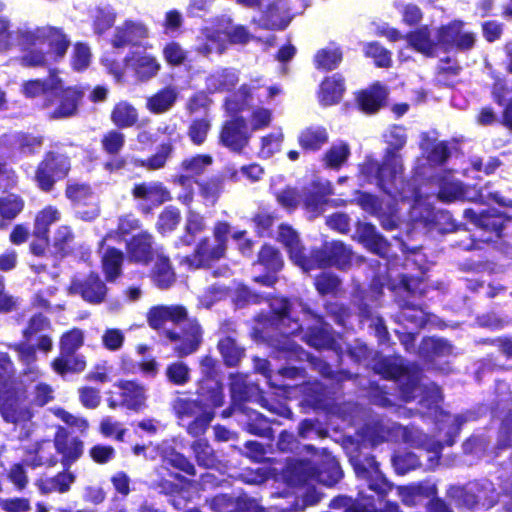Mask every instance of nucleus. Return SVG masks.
I'll return each instance as SVG.
<instances>
[{
	"label": "nucleus",
	"instance_id": "nucleus-41",
	"mask_svg": "<svg viewBox=\"0 0 512 512\" xmlns=\"http://www.w3.org/2000/svg\"><path fill=\"white\" fill-rule=\"evenodd\" d=\"M354 469L359 478L366 479L369 482L370 489L383 492V489L373 483L374 480L377 481L381 478L378 464L373 457H366L363 461L356 460L354 462Z\"/></svg>",
	"mask_w": 512,
	"mask_h": 512
},
{
	"label": "nucleus",
	"instance_id": "nucleus-13",
	"mask_svg": "<svg viewBox=\"0 0 512 512\" xmlns=\"http://www.w3.org/2000/svg\"><path fill=\"white\" fill-rule=\"evenodd\" d=\"M158 131L168 137L167 142H163L158 151L147 160L138 161L137 165L148 170H157L164 167L167 159L173 151V144L181 138L175 124H168L159 127Z\"/></svg>",
	"mask_w": 512,
	"mask_h": 512
},
{
	"label": "nucleus",
	"instance_id": "nucleus-54",
	"mask_svg": "<svg viewBox=\"0 0 512 512\" xmlns=\"http://www.w3.org/2000/svg\"><path fill=\"white\" fill-rule=\"evenodd\" d=\"M43 160H49V169L56 181L67 176L70 170V162L66 156L50 152Z\"/></svg>",
	"mask_w": 512,
	"mask_h": 512
},
{
	"label": "nucleus",
	"instance_id": "nucleus-23",
	"mask_svg": "<svg viewBox=\"0 0 512 512\" xmlns=\"http://www.w3.org/2000/svg\"><path fill=\"white\" fill-rule=\"evenodd\" d=\"M353 238L362 243L368 250L384 256L388 251L386 240L377 233L375 227L368 223L358 222Z\"/></svg>",
	"mask_w": 512,
	"mask_h": 512
},
{
	"label": "nucleus",
	"instance_id": "nucleus-20",
	"mask_svg": "<svg viewBox=\"0 0 512 512\" xmlns=\"http://www.w3.org/2000/svg\"><path fill=\"white\" fill-rule=\"evenodd\" d=\"M222 405V395L219 389L213 392L208 403L201 404L196 400L177 399L174 403V409L181 424L185 426V421L198 416L202 411L209 407H218Z\"/></svg>",
	"mask_w": 512,
	"mask_h": 512
},
{
	"label": "nucleus",
	"instance_id": "nucleus-27",
	"mask_svg": "<svg viewBox=\"0 0 512 512\" xmlns=\"http://www.w3.org/2000/svg\"><path fill=\"white\" fill-rule=\"evenodd\" d=\"M387 95V87L376 82L358 94L357 102L365 113H374L383 105Z\"/></svg>",
	"mask_w": 512,
	"mask_h": 512
},
{
	"label": "nucleus",
	"instance_id": "nucleus-25",
	"mask_svg": "<svg viewBox=\"0 0 512 512\" xmlns=\"http://www.w3.org/2000/svg\"><path fill=\"white\" fill-rule=\"evenodd\" d=\"M290 9L286 0H277L267 8L260 20V25L271 29H284L291 20Z\"/></svg>",
	"mask_w": 512,
	"mask_h": 512
},
{
	"label": "nucleus",
	"instance_id": "nucleus-35",
	"mask_svg": "<svg viewBox=\"0 0 512 512\" xmlns=\"http://www.w3.org/2000/svg\"><path fill=\"white\" fill-rule=\"evenodd\" d=\"M344 93L343 79L339 75L326 78L320 87L319 100L325 106L338 103Z\"/></svg>",
	"mask_w": 512,
	"mask_h": 512
},
{
	"label": "nucleus",
	"instance_id": "nucleus-45",
	"mask_svg": "<svg viewBox=\"0 0 512 512\" xmlns=\"http://www.w3.org/2000/svg\"><path fill=\"white\" fill-rule=\"evenodd\" d=\"M123 254L114 248L107 249L102 256V267L108 281L115 280L121 271Z\"/></svg>",
	"mask_w": 512,
	"mask_h": 512
},
{
	"label": "nucleus",
	"instance_id": "nucleus-62",
	"mask_svg": "<svg viewBox=\"0 0 512 512\" xmlns=\"http://www.w3.org/2000/svg\"><path fill=\"white\" fill-rule=\"evenodd\" d=\"M91 62V51L88 45L76 43L73 49L71 64L73 69L82 71L86 69Z\"/></svg>",
	"mask_w": 512,
	"mask_h": 512
},
{
	"label": "nucleus",
	"instance_id": "nucleus-2",
	"mask_svg": "<svg viewBox=\"0 0 512 512\" xmlns=\"http://www.w3.org/2000/svg\"><path fill=\"white\" fill-rule=\"evenodd\" d=\"M3 4L0 2V13ZM16 39L22 55L19 62L24 67H46L62 60L70 46V39L61 28L41 26L9 31L8 20L0 14V51H6Z\"/></svg>",
	"mask_w": 512,
	"mask_h": 512
},
{
	"label": "nucleus",
	"instance_id": "nucleus-51",
	"mask_svg": "<svg viewBox=\"0 0 512 512\" xmlns=\"http://www.w3.org/2000/svg\"><path fill=\"white\" fill-rule=\"evenodd\" d=\"M218 347L227 365L235 366L238 364L243 351L236 345L233 339L227 337L220 340Z\"/></svg>",
	"mask_w": 512,
	"mask_h": 512
},
{
	"label": "nucleus",
	"instance_id": "nucleus-63",
	"mask_svg": "<svg viewBox=\"0 0 512 512\" xmlns=\"http://www.w3.org/2000/svg\"><path fill=\"white\" fill-rule=\"evenodd\" d=\"M259 263L268 270L278 271L282 267V259L279 252L271 246H264L259 253Z\"/></svg>",
	"mask_w": 512,
	"mask_h": 512
},
{
	"label": "nucleus",
	"instance_id": "nucleus-52",
	"mask_svg": "<svg viewBox=\"0 0 512 512\" xmlns=\"http://www.w3.org/2000/svg\"><path fill=\"white\" fill-rule=\"evenodd\" d=\"M227 293L228 291L224 286L212 285L199 296L198 307L209 309L217 302L223 300Z\"/></svg>",
	"mask_w": 512,
	"mask_h": 512
},
{
	"label": "nucleus",
	"instance_id": "nucleus-14",
	"mask_svg": "<svg viewBox=\"0 0 512 512\" xmlns=\"http://www.w3.org/2000/svg\"><path fill=\"white\" fill-rule=\"evenodd\" d=\"M54 448L61 455V463L66 468H69L83 454V442L70 437L62 427H59L55 434Z\"/></svg>",
	"mask_w": 512,
	"mask_h": 512
},
{
	"label": "nucleus",
	"instance_id": "nucleus-37",
	"mask_svg": "<svg viewBox=\"0 0 512 512\" xmlns=\"http://www.w3.org/2000/svg\"><path fill=\"white\" fill-rule=\"evenodd\" d=\"M119 388L122 390L124 404L133 410H140L145 406L146 389L135 382H121Z\"/></svg>",
	"mask_w": 512,
	"mask_h": 512
},
{
	"label": "nucleus",
	"instance_id": "nucleus-11",
	"mask_svg": "<svg viewBox=\"0 0 512 512\" xmlns=\"http://www.w3.org/2000/svg\"><path fill=\"white\" fill-rule=\"evenodd\" d=\"M326 466L327 471H317L309 462H300L295 467L294 473L299 482H307L310 479H316L326 486H332L341 479L342 473L335 460H329Z\"/></svg>",
	"mask_w": 512,
	"mask_h": 512
},
{
	"label": "nucleus",
	"instance_id": "nucleus-31",
	"mask_svg": "<svg viewBox=\"0 0 512 512\" xmlns=\"http://www.w3.org/2000/svg\"><path fill=\"white\" fill-rule=\"evenodd\" d=\"M305 316H310L314 321V325L306 327L303 340L317 349L331 346L333 339L327 325L323 323L322 319L306 312Z\"/></svg>",
	"mask_w": 512,
	"mask_h": 512
},
{
	"label": "nucleus",
	"instance_id": "nucleus-57",
	"mask_svg": "<svg viewBox=\"0 0 512 512\" xmlns=\"http://www.w3.org/2000/svg\"><path fill=\"white\" fill-rule=\"evenodd\" d=\"M23 209V201L14 194L0 198V215L6 219H13Z\"/></svg>",
	"mask_w": 512,
	"mask_h": 512
},
{
	"label": "nucleus",
	"instance_id": "nucleus-1",
	"mask_svg": "<svg viewBox=\"0 0 512 512\" xmlns=\"http://www.w3.org/2000/svg\"><path fill=\"white\" fill-rule=\"evenodd\" d=\"M388 145L383 162L379 164L372 158H367L360 166L361 176L370 183H376L383 191L394 199H400L401 207L409 210L413 221H429L431 219L430 204L423 199L422 190L416 191L408 183H404L401 175L403 165L401 156L396 152L406 144L405 129L392 126L384 134Z\"/></svg>",
	"mask_w": 512,
	"mask_h": 512
},
{
	"label": "nucleus",
	"instance_id": "nucleus-40",
	"mask_svg": "<svg viewBox=\"0 0 512 512\" xmlns=\"http://www.w3.org/2000/svg\"><path fill=\"white\" fill-rule=\"evenodd\" d=\"M128 253L135 262L146 263L152 253L151 235L141 233L134 236L128 244Z\"/></svg>",
	"mask_w": 512,
	"mask_h": 512
},
{
	"label": "nucleus",
	"instance_id": "nucleus-61",
	"mask_svg": "<svg viewBox=\"0 0 512 512\" xmlns=\"http://www.w3.org/2000/svg\"><path fill=\"white\" fill-rule=\"evenodd\" d=\"M275 197L279 205L287 210H294L302 201L301 194L293 187H286L275 192Z\"/></svg>",
	"mask_w": 512,
	"mask_h": 512
},
{
	"label": "nucleus",
	"instance_id": "nucleus-17",
	"mask_svg": "<svg viewBox=\"0 0 512 512\" xmlns=\"http://www.w3.org/2000/svg\"><path fill=\"white\" fill-rule=\"evenodd\" d=\"M147 37L148 29L143 23L127 20L116 27L112 38V45L116 48H122L128 45H138Z\"/></svg>",
	"mask_w": 512,
	"mask_h": 512
},
{
	"label": "nucleus",
	"instance_id": "nucleus-36",
	"mask_svg": "<svg viewBox=\"0 0 512 512\" xmlns=\"http://www.w3.org/2000/svg\"><path fill=\"white\" fill-rule=\"evenodd\" d=\"M328 141V133L322 126L312 125L304 128L298 136L299 145L309 151L319 150Z\"/></svg>",
	"mask_w": 512,
	"mask_h": 512
},
{
	"label": "nucleus",
	"instance_id": "nucleus-8",
	"mask_svg": "<svg viewBox=\"0 0 512 512\" xmlns=\"http://www.w3.org/2000/svg\"><path fill=\"white\" fill-rule=\"evenodd\" d=\"M212 162V157L209 155H197L182 162L181 167L187 174L180 175L175 179V183L185 190L184 193H180L178 196L181 202L185 204L191 202L193 195L191 177L202 174Z\"/></svg>",
	"mask_w": 512,
	"mask_h": 512
},
{
	"label": "nucleus",
	"instance_id": "nucleus-42",
	"mask_svg": "<svg viewBox=\"0 0 512 512\" xmlns=\"http://www.w3.org/2000/svg\"><path fill=\"white\" fill-rule=\"evenodd\" d=\"M111 120L119 128H128L138 121V112L130 103L121 101L113 108Z\"/></svg>",
	"mask_w": 512,
	"mask_h": 512
},
{
	"label": "nucleus",
	"instance_id": "nucleus-4",
	"mask_svg": "<svg viewBox=\"0 0 512 512\" xmlns=\"http://www.w3.org/2000/svg\"><path fill=\"white\" fill-rule=\"evenodd\" d=\"M438 193L437 198L443 202H453L457 200H467L474 202L488 203L495 201L503 206H509L511 202L504 203L497 193H493L488 187L481 189L467 187L454 178L451 173H445L437 178Z\"/></svg>",
	"mask_w": 512,
	"mask_h": 512
},
{
	"label": "nucleus",
	"instance_id": "nucleus-12",
	"mask_svg": "<svg viewBox=\"0 0 512 512\" xmlns=\"http://www.w3.org/2000/svg\"><path fill=\"white\" fill-rule=\"evenodd\" d=\"M438 41L443 46H452L461 50L470 49L475 43V34L464 30V23L453 21L438 29Z\"/></svg>",
	"mask_w": 512,
	"mask_h": 512
},
{
	"label": "nucleus",
	"instance_id": "nucleus-48",
	"mask_svg": "<svg viewBox=\"0 0 512 512\" xmlns=\"http://www.w3.org/2000/svg\"><path fill=\"white\" fill-rule=\"evenodd\" d=\"M53 448L54 444L52 445L50 441H42L37 444L33 459H27L26 461L34 467L41 465L53 466L57 463V458L52 452Z\"/></svg>",
	"mask_w": 512,
	"mask_h": 512
},
{
	"label": "nucleus",
	"instance_id": "nucleus-34",
	"mask_svg": "<svg viewBox=\"0 0 512 512\" xmlns=\"http://www.w3.org/2000/svg\"><path fill=\"white\" fill-rule=\"evenodd\" d=\"M87 366L86 359L80 354H67L60 353L52 363L51 367L54 372L60 376H65L68 373H81Z\"/></svg>",
	"mask_w": 512,
	"mask_h": 512
},
{
	"label": "nucleus",
	"instance_id": "nucleus-28",
	"mask_svg": "<svg viewBox=\"0 0 512 512\" xmlns=\"http://www.w3.org/2000/svg\"><path fill=\"white\" fill-rule=\"evenodd\" d=\"M132 194L136 199L151 203L153 206L161 205L171 199L169 191L159 182L137 184Z\"/></svg>",
	"mask_w": 512,
	"mask_h": 512
},
{
	"label": "nucleus",
	"instance_id": "nucleus-19",
	"mask_svg": "<svg viewBox=\"0 0 512 512\" xmlns=\"http://www.w3.org/2000/svg\"><path fill=\"white\" fill-rule=\"evenodd\" d=\"M69 292L80 294L85 301L91 304H99L104 301L107 288L97 275L92 274L83 282L73 280Z\"/></svg>",
	"mask_w": 512,
	"mask_h": 512
},
{
	"label": "nucleus",
	"instance_id": "nucleus-64",
	"mask_svg": "<svg viewBox=\"0 0 512 512\" xmlns=\"http://www.w3.org/2000/svg\"><path fill=\"white\" fill-rule=\"evenodd\" d=\"M210 130V121L207 119L195 120L188 129V136L195 145H201Z\"/></svg>",
	"mask_w": 512,
	"mask_h": 512
},
{
	"label": "nucleus",
	"instance_id": "nucleus-32",
	"mask_svg": "<svg viewBox=\"0 0 512 512\" xmlns=\"http://www.w3.org/2000/svg\"><path fill=\"white\" fill-rule=\"evenodd\" d=\"M271 309L279 316V326L285 334H295L297 331H303L302 325L298 324V320L291 317V305L284 298H276L271 302Z\"/></svg>",
	"mask_w": 512,
	"mask_h": 512
},
{
	"label": "nucleus",
	"instance_id": "nucleus-44",
	"mask_svg": "<svg viewBox=\"0 0 512 512\" xmlns=\"http://www.w3.org/2000/svg\"><path fill=\"white\" fill-rule=\"evenodd\" d=\"M152 277L156 285L162 289L172 285L175 275L166 257L161 255L157 257Z\"/></svg>",
	"mask_w": 512,
	"mask_h": 512
},
{
	"label": "nucleus",
	"instance_id": "nucleus-9",
	"mask_svg": "<svg viewBox=\"0 0 512 512\" xmlns=\"http://www.w3.org/2000/svg\"><path fill=\"white\" fill-rule=\"evenodd\" d=\"M61 89V79L51 71L45 79H32L24 81L21 85V93L29 99L43 98L44 106H47L51 98Z\"/></svg>",
	"mask_w": 512,
	"mask_h": 512
},
{
	"label": "nucleus",
	"instance_id": "nucleus-21",
	"mask_svg": "<svg viewBox=\"0 0 512 512\" xmlns=\"http://www.w3.org/2000/svg\"><path fill=\"white\" fill-rule=\"evenodd\" d=\"M66 196L74 203L91 205L89 211L78 210V214L82 219L93 220L99 215L96 198L92 194L89 186L85 184L69 183L66 188Z\"/></svg>",
	"mask_w": 512,
	"mask_h": 512
},
{
	"label": "nucleus",
	"instance_id": "nucleus-5",
	"mask_svg": "<svg viewBox=\"0 0 512 512\" xmlns=\"http://www.w3.org/2000/svg\"><path fill=\"white\" fill-rule=\"evenodd\" d=\"M250 38L249 32L240 25H229L222 28L206 27L197 37L195 49L199 54L208 56L213 52L221 54L225 43L229 40L234 44L246 43Z\"/></svg>",
	"mask_w": 512,
	"mask_h": 512
},
{
	"label": "nucleus",
	"instance_id": "nucleus-29",
	"mask_svg": "<svg viewBox=\"0 0 512 512\" xmlns=\"http://www.w3.org/2000/svg\"><path fill=\"white\" fill-rule=\"evenodd\" d=\"M407 41L416 51L427 56L433 55L437 47L442 45L438 41V30L432 34L426 26L408 34Z\"/></svg>",
	"mask_w": 512,
	"mask_h": 512
},
{
	"label": "nucleus",
	"instance_id": "nucleus-30",
	"mask_svg": "<svg viewBox=\"0 0 512 512\" xmlns=\"http://www.w3.org/2000/svg\"><path fill=\"white\" fill-rule=\"evenodd\" d=\"M187 316V311L183 306H157L153 307L148 313V323L154 329H159L167 321L178 322Z\"/></svg>",
	"mask_w": 512,
	"mask_h": 512
},
{
	"label": "nucleus",
	"instance_id": "nucleus-58",
	"mask_svg": "<svg viewBox=\"0 0 512 512\" xmlns=\"http://www.w3.org/2000/svg\"><path fill=\"white\" fill-rule=\"evenodd\" d=\"M161 456L165 462L172 466L188 474H194V466L183 455L175 452L172 447L163 448Z\"/></svg>",
	"mask_w": 512,
	"mask_h": 512
},
{
	"label": "nucleus",
	"instance_id": "nucleus-18",
	"mask_svg": "<svg viewBox=\"0 0 512 512\" xmlns=\"http://www.w3.org/2000/svg\"><path fill=\"white\" fill-rule=\"evenodd\" d=\"M249 138L243 118L227 121L220 134L221 143L233 151H241L248 144Z\"/></svg>",
	"mask_w": 512,
	"mask_h": 512
},
{
	"label": "nucleus",
	"instance_id": "nucleus-38",
	"mask_svg": "<svg viewBox=\"0 0 512 512\" xmlns=\"http://www.w3.org/2000/svg\"><path fill=\"white\" fill-rule=\"evenodd\" d=\"M178 97L174 87H165L147 100V109L156 114L164 113L172 108Z\"/></svg>",
	"mask_w": 512,
	"mask_h": 512
},
{
	"label": "nucleus",
	"instance_id": "nucleus-47",
	"mask_svg": "<svg viewBox=\"0 0 512 512\" xmlns=\"http://www.w3.org/2000/svg\"><path fill=\"white\" fill-rule=\"evenodd\" d=\"M466 421V418L460 415H451L449 413L440 411L438 418H437V424L439 426L440 431H445L448 435L449 439L446 440L447 445L452 444L451 437L454 436L457 431L459 430L460 426L463 422Z\"/></svg>",
	"mask_w": 512,
	"mask_h": 512
},
{
	"label": "nucleus",
	"instance_id": "nucleus-24",
	"mask_svg": "<svg viewBox=\"0 0 512 512\" xmlns=\"http://www.w3.org/2000/svg\"><path fill=\"white\" fill-rule=\"evenodd\" d=\"M167 337L175 341L174 350L178 356L183 357L195 352L201 341V329L198 323H190L181 337L174 332L168 331Z\"/></svg>",
	"mask_w": 512,
	"mask_h": 512
},
{
	"label": "nucleus",
	"instance_id": "nucleus-49",
	"mask_svg": "<svg viewBox=\"0 0 512 512\" xmlns=\"http://www.w3.org/2000/svg\"><path fill=\"white\" fill-rule=\"evenodd\" d=\"M84 343V332L74 328L64 333L60 339V353L74 354Z\"/></svg>",
	"mask_w": 512,
	"mask_h": 512
},
{
	"label": "nucleus",
	"instance_id": "nucleus-33",
	"mask_svg": "<svg viewBox=\"0 0 512 512\" xmlns=\"http://www.w3.org/2000/svg\"><path fill=\"white\" fill-rule=\"evenodd\" d=\"M329 254V258L319 259L318 257L310 258L313 264V269L316 266H325V265H336L338 267L344 268L351 262L352 253L351 251L341 242H333L329 247L326 248Z\"/></svg>",
	"mask_w": 512,
	"mask_h": 512
},
{
	"label": "nucleus",
	"instance_id": "nucleus-6",
	"mask_svg": "<svg viewBox=\"0 0 512 512\" xmlns=\"http://www.w3.org/2000/svg\"><path fill=\"white\" fill-rule=\"evenodd\" d=\"M230 233V226L226 222H218L213 230L214 239H203L195 249L191 257L184 261L189 268H201L210 266L225 255L227 237Z\"/></svg>",
	"mask_w": 512,
	"mask_h": 512
},
{
	"label": "nucleus",
	"instance_id": "nucleus-26",
	"mask_svg": "<svg viewBox=\"0 0 512 512\" xmlns=\"http://www.w3.org/2000/svg\"><path fill=\"white\" fill-rule=\"evenodd\" d=\"M18 356L19 362L24 366L23 376L26 380L36 381L42 375L40 369L36 365L37 355L35 347L26 342L10 346Z\"/></svg>",
	"mask_w": 512,
	"mask_h": 512
},
{
	"label": "nucleus",
	"instance_id": "nucleus-15",
	"mask_svg": "<svg viewBox=\"0 0 512 512\" xmlns=\"http://www.w3.org/2000/svg\"><path fill=\"white\" fill-rule=\"evenodd\" d=\"M464 217L480 227L485 231H490L495 237L500 236L505 221L512 218V211L509 213L499 212L495 209H491L485 213L481 212L479 215L472 209L464 211Z\"/></svg>",
	"mask_w": 512,
	"mask_h": 512
},
{
	"label": "nucleus",
	"instance_id": "nucleus-56",
	"mask_svg": "<svg viewBox=\"0 0 512 512\" xmlns=\"http://www.w3.org/2000/svg\"><path fill=\"white\" fill-rule=\"evenodd\" d=\"M167 379L175 385H184L190 380V369L184 362H174L166 368Z\"/></svg>",
	"mask_w": 512,
	"mask_h": 512
},
{
	"label": "nucleus",
	"instance_id": "nucleus-10",
	"mask_svg": "<svg viewBox=\"0 0 512 512\" xmlns=\"http://www.w3.org/2000/svg\"><path fill=\"white\" fill-rule=\"evenodd\" d=\"M252 90L257 91V97L261 102L270 101L281 91L277 86L256 88L255 86L250 87L247 84H243L236 94L226 100L225 108L227 112L234 114L242 111L247 105H249L252 98V95H250Z\"/></svg>",
	"mask_w": 512,
	"mask_h": 512
},
{
	"label": "nucleus",
	"instance_id": "nucleus-3",
	"mask_svg": "<svg viewBox=\"0 0 512 512\" xmlns=\"http://www.w3.org/2000/svg\"><path fill=\"white\" fill-rule=\"evenodd\" d=\"M125 65L116 62L109 55L102 58V64L117 82L125 83V70L132 71L136 81L146 83L157 77L161 70L159 59L146 50L136 49L129 52L124 58Z\"/></svg>",
	"mask_w": 512,
	"mask_h": 512
},
{
	"label": "nucleus",
	"instance_id": "nucleus-16",
	"mask_svg": "<svg viewBox=\"0 0 512 512\" xmlns=\"http://www.w3.org/2000/svg\"><path fill=\"white\" fill-rule=\"evenodd\" d=\"M277 239L287 248L291 260L297 266L301 267L305 272L313 269L312 261L304 256L299 237L290 226L280 225Z\"/></svg>",
	"mask_w": 512,
	"mask_h": 512
},
{
	"label": "nucleus",
	"instance_id": "nucleus-46",
	"mask_svg": "<svg viewBox=\"0 0 512 512\" xmlns=\"http://www.w3.org/2000/svg\"><path fill=\"white\" fill-rule=\"evenodd\" d=\"M342 60V53L338 47L330 45L320 49L314 58L316 67L324 70L335 69Z\"/></svg>",
	"mask_w": 512,
	"mask_h": 512
},
{
	"label": "nucleus",
	"instance_id": "nucleus-50",
	"mask_svg": "<svg viewBox=\"0 0 512 512\" xmlns=\"http://www.w3.org/2000/svg\"><path fill=\"white\" fill-rule=\"evenodd\" d=\"M375 371L385 378L401 380L404 378L405 368L402 363L392 359H383L375 364Z\"/></svg>",
	"mask_w": 512,
	"mask_h": 512
},
{
	"label": "nucleus",
	"instance_id": "nucleus-60",
	"mask_svg": "<svg viewBox=\"0 0 512 512\" xmlns=\"http://www.w3.org/2000/svg\"><path fill=\"white\" fill-rule=\"evenodd\" d=\"M212 407L202 411L198 416L193 418V421L186 425L187 432L192 436H199L205 433L210 422L212 421L214 414L211 411Z\"/></svg>",
	"mask_w": 512,
	"mask_h": 512
},
{
	"label": "nucleus",
	"instance_id": "nucleus-55",
	"mask_svg": "<svg viewBox=\"0 0 512 512\" xmlns=\"http://www.w3.org/2000/svg\"><path fill=\"white\" fill-rule=\"evenodd\" d=\"M283 141V133L281 131L273 132L261 138L259 156L269 158L280 150Z\"/></svg>",
	"mask_w": 512,
	"mask_h": 512
},
{
	"label": "nucleus",
	"instance_id": "nucleus-59",
	"mask_svg": "<svg viewBox=\"0 0 512 512\" xmlns=\"http://www.w3.org/2000/svg\"><path fill=\"white\" fill-rule=\"evenodd\" d=\"M34 179L37 186L42 191L48 192L53 188L56 179L54 178L52 171L49 169V160H43L38 165Z\"/></svg>",
	"mask_w": 512,
	"mask_h": 512
},
{
	"label": "nucleus",
	"instance_id": "nucleus-7",
	"mask_svg": "<svg viewBox=\"0 0 512 512\" xmlns=\"http://www.w3.org/2000/svg\"><path fill=\"white\" fill-rule=\"evenodd\" d=\"M0 413L6 422L24 423L32 418V411L24 392L7 390L1 393Z\"/></svg>",
	"mask_w": 512,
	"mask_h": 512
},
{
	"label": "nucleus",
	"instance_id": "nucleus-39",
	"mask_svg": "<svg viewBox=\"0 0 512 512\" xmlns=\"http://www.w3.org/2000/svg\"><path fill=\"white\" fill-rule=\"evenodd\" d=\"M239 80L238 74L233 69H222L211 74L206 80L207 89L210 92L230 90Z\"/></svg>",
	"mask_w": 512,
	"mask_h": 512
},
{
	"label": "nucleus",
	"instance_id": "nucleus-53",
	"mask_svg": "<svg viewBox=\"0 0 512 512\" xmlns=\"http://www.w3.org/2000/svg\"><path fill=\"white\" fill-rule=\"evenodd\" d=\"M179 222V210L174 207H167L158 218L157 229L161 234L170 233L178 226Z\"/></svg>",
	"mask_w": 512,
	"mask_h": 512
},
{
	"label": "nucleus",
	"instance_id": "nucleus-22",
	"mask_svg": "<svg viewBox=\"0 0 512 512\" xmlns=\"http://www.w3.org/2000/svg\"><path fill=\"white\" fill-rule=\"evenodd\" d=\"M55 97H59V104L49 116L53 119H61L75 115L83 92L77 87L63 88L61 82V89Z\"/></svg>",
	"mask_w": 512,
	"mask_h": 512
},
{
	"label": "nucleus",
	"instance_id": "nucleus-43",
	"mask_svg": "<svg viewBox=\"0 0 512 512\" xmlns=\"http://www.w3.org/2000/svg\"><path fill=\"white\" fill-rule=\"evenodd\" d=\"M60 212L54 206H47L38 212L35 218L34 235L35 237L48 236L49 227L60 219Z\"/></svg>",
	"mask_w": 512,
	"mask_h": 512
}]
</instances>
